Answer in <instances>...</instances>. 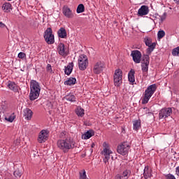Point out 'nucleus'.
<instances>
[{
    "mask_svg": "<svg viewBox=\"0 0 179 179\" xmlns=\"http://www.w3.org/2000/svg\"><path fill=\"white\" fill-rule=\"evenodd\" d=\"M57 146L64 153H68L71 149L75 148V141L72 138L59 139L57 142Z\"/></svg>",
    "mask_w": 179,
    "mask_h": 179,
    "instance_id": "nucleus-1",
    "label": "nucleus"
},
{
    "mask_svg": "<svg viewBox=\"0 0 179 179\" xmlns=\"http://www.w3.org/2000/svg\"><path fill=\"white\" fill-rule=\"evenodd\" d=\"M40 92H41V87L38 82L31 80L30 82V93H29V100L33 101L38 99L40 96Z\"/></svg>",
    "mask_w": 179,
    "mask_h": 179,
    "instance_id": "nucleus-2",
    "label": "nucleus"
},
{
    "mask_svg": "<svg viewBox=\"0 0 179 179\" xmlns=\"http://www.w3.org/2000/svg\"><path fill=\"white\" fill-rule=\"evenodd\" d=\"M156 89L155 84H152L148 87L145 91L144 98L142 100V104H148V103H149V100H150V97H152V96H153L156 92Z\"/></svg>",
    "mask_w": 179,
    "mask_h": 179,
    "instance_id": "nucleus-3",
    "label": "nucleus"
},
{
    "mask_svg": "<svg viewBox=\"0 0 179 179\" xmlns=\"http://www.w3.org/2000/svg\"><path fill=\"white\" fill-rule=\"evenodd\" d=\"M43 38L47 44L51 45L55 43V38L52 34V29L51 28H47L43 34Z\"/></svg>",
    "mask_w": 179,
    "mask_h": 179,
    "instance_id": "nucleus-4",
    "label": "nucleus"
},
{
    "mask_svg": "<svg viewBox=\"0 0 179 179\" xmlns=\"http://www.w3.org/2000/svg\"><path fill=\"white\" fill-rule=\"evenodd\" d=\"M113 82L115 86H117V87H120L122 85V71L121 69H117L115 71Z\"/></svg>",
    "mask_w": 179,
    "mask_h": 179,
    "instance_id": "nucleus-5",
    "label": "nucleus"
},
{
    "mask_svg": "<svg viewBox=\"0 0 179 179\" xmlns=\"http://www.w3.org/2000/svg\"><path fill=\"white\" fill-rule=\"evenodd\" d=\"M130 148L131 146H129V144L127 142H124L117 146V152L119 155H122V156H127Z\"/></svg>",
    "mask_w": 179,
    "mask_h": 179,
    "instance_id": "nucleus-6",
    "label": "nucleus"
},
{
    "mask_svg": "<svg viewBox=\"0 0 179 179\" xmlns=\"http://www.w3.org/2000/svg\"><path fill=\"white\" fill-rule=\"evenodd\" d=\"M103 150L101 152V155H103V162L104 163H108V160H110V155H113V151L110 150V147L108 146V143L104 142L103 143Z\"/></svg>",
    "mask_w": 179,
    "mask_h": 179,
    "instance_id": "nucleus-7",
    "label": "nucleus"
},
{
    "mask_svg": "<svg viewBox=\"0 0 179 179\" xmlns=\"http://www.w3.org/2000/svg\"><path fill=\"white\" fill-rule=\"evenodd\" d=\"M89 65V61L87 60V56L81 55L78 58V66L80 71H85Z\"/></svg>",
    "mask_w": 179,
    "mask_h": 179,
    "instance_id": "nucleus-8",
    "label": "nucleus"
},
{
    "mask_svg": "<svg viewBox=\"0 0 179 179\" xmlns=\"http://www.w3.org/2000/svg\"><path fill=\"white\" fill-rule=\"evenodd\" d=\"M171 114H173V109L171 108H164L159 110V120L169 118Z\"/></svg>",
    "mask_w": 179,
    "mask_h": 179,
    "instance_id": "nucleus-9",
    "label": "nucleus"
},
{
    "mask_svg": "<svg viewBox=\"0 0 179 179\" xmlns=\"http://www.w3.org/2000/svg\"><path fill=\"white\" fill-rule=\"evenodd\" d=\"M103 69H104V63H103L101 61H98L94 64L92 71L94 73L99 75L103 72Z\"/></svg>",
    "mask_w": 179,
    "mask_h": 179,
    "instance_id": "nucleus-10",
    "label": "nucleus"
},
{
    "mask_svg": "<svg viewBox=\"0 0 179 179\" xmlns=\"http://www.w3.org/2000/svg\"><path fill=\"white\" fill-rule=\"evenodd\" d=\"M131 57H132L133 61L136 64H141V60L142 59V53H141L139 50L131 51Z\"/></svg>",
    "mask_w": 179,
    "mask_h": 179,
    "instance_id": "nucleus-11",
    "label": "nucleus"
},
{
    "mask_svg": "<svg viewBox=\"0 0 179 179\" xmlns=\"http://www.w3.org/2000/svg\"><path fill=\"white\" fill-rule=\"evenodd\" d=\"M145 44L148 47L147 49V53L150 54L156 48V43H152V40L150 38L146 37L144 38Z\"/></svg>",
    "mask_w": 179,
    "mask_h": 179,
    "instance_id": "nucleus-12",
    "label": "nucleus"
},
{
    "mask_svg": "<svg viewBox=\"0 0 179 179\" xmlns=\"http://www.w3.org/2000/svg\"><path fill=\"white\" fill-rule=\"evenodd\" d=\"M47 139H48V131L47 130L41 131L37 139L38 143H44Z\"/></svg>",
    "mask_w": 179,
    "mask_h": 179,
    "instance_id": "nucleus-13",
    "label": "nucleus"
},
{
    "mask_svg": "<svg viewBox=\"0 0 179 179\" xmlns=\"http://www.w3.org/2000/svg\"><path fill=\"white\" fill-rule=\"evenodd\" d=\"M62 13L65 17H67V19H73L74 17L73 12H72V10L68 6H64L62 8Z\"/></svg>",
    "mask_w": 179,
    "mask_h": 179,
    "instance_id": "nucleus-14",
    "label": "nucleus"
},
{
    "mask_svg": "<svg viewBox=\"0 0 179 179\" xmlns=\"http://www.w3.org/2000/svg\"><path fill=\"white\" fill-rule=\"evenodd\" d=\"M129 176H131V171L127 169L123 172L117 173L115 176V179H128L129 178Z\"/></svg>",
    "mask_w": 179,
    "mask_h": 179,
    "instance_id": "nucleus-15",
    "label": "nucleus"
},
{
    "mask_svg": "<svg viewBox=\"0 0 179 179\" xmlns=\"http://www.w3.org/2000/svg\"><path fill=\"white\" fill-rule=\"evenodd\" d=\"M141 69L143 72H148L149 71V56L146 55L143 57Z\"/></svg>",
    "mask_w": 179,
    "mask_h": 179,
    "instance_id": "nucleus-16",
    "label": "nucleus"
},
{
    "mask_svg": "<svg viewBox=\"0 0 179 179\" xmlns=\"http://www.w3.org/2000/svg\"><path fill=\"white\" fill-rule=\"evenodd\" d=\"M149 14V7L148 6H141L138 10V16H146Z\"/></svg>",
    "mask_w": 179,
    "mask_h": 179,
    "instance_id": "nucleus-17",
    "label": "nucleus"
},
{
    "mask_svg": "<svg viewBox=\"0 0 179 179\" xmlns=\"http://www.w3.org/2000/svg\"><path fill=\"white\" fill-rule=\"evenodd\" d=\"M8 89H10V90L14 92V93H18L19 89H20V87H19V85L15 84V83L13 81L8 82Z\"/></svg>",
    "mask_w": 179,
    "mask_h": 179,
    "instance_id": "nucleus-18",
    "label": "nucleus"
},
{
    "mask_svg": "<svg viewBox=\"0 0 179 179\" xmlns=\"http://www.w3.org/2000/svg\"><path fill=\"white\" fill-rule=\"evenodd\" d=\"M57 52L59 55H62V57H66V51H65V45L64 43H59Z\"/></svg>",
    "mask_w": 179,
    "mask_h": 179,
    "instance_id": "nucleus-19",
    "label": "nucleus"
},
{
    "mask_svg": "<svg viewBox=\"0 0 179 179\" xmlns=\"http://www.w3.org/2000/svg\"><path fill=\"white\" fill-rule=\"evenodd\" d=\"M24 115L25 116V120H30L33 117V111L27 108L24 110Z\"/></svg>",
    "mask_w": 179,
    "mask_h": 179,
    "instance_id": "nucleus-20",
    "label": "nucleus"
},
{
    "mask_svg": "<svg viewBox=\"0 0 179 179\" xmlns=\"http://www.w3.org/2000/svg\"><path fill=\"white\" fill-rule=\"evenodd\" d=\"M144 178H150L152 177V169L149 166H145L143 172Z\"/></svg>",
    "mask_w": 179,
    "mask_h": 179,
    "instance_id": "nucleus-21",
    "label": "nucleus"
},
{
    "mask_svg": "<svg viewBox=\"0 0 179 179\" xmlns=\"http://www.w3.org/2000/svg\"><path fill=\"white\" fill-rule=\"evenodd\" d=\"M128 79L130 83H134V82H135V71L134 69L129 71L128 73Z\"/></svg>",
    "mask_w": 179,
    "mask_h": 179,
    "instance_id": "nucleus-22",
    "label": "nucleus"
},
{
    "mask_svg": "<svg viewBox=\"0 0 179 179\" xmlns=\"http://www.w3.org/2000/svg\"><path fill=\"white\" fill-rule=\"evenodd\" d=\"M2 10H3V12L8 13V12H10V10H12V4H10V3H4L2 6Z\"/></svg>",
    "mask_w": 179,
    "mask_h": 179,
    "instance_id": "nucleus-23",
    "label": "nucleus"
},
{
    "mask_svg": "<svg viewBox=\"0 0 179 179\" xmlns=\"http://www.w3.org/2000/svg\"><path fill=\"white\" fill-rule=\"evenodd\" d=\"M73 70V62H71L67 66L65 67V74L69 76L70 73H72V71Z\"/></svg>",
    "mask_w": 179,
    "mask_h": 179,
    "instance_id": "nucleus-24",
    "label": "nucleus"
},
{
    "mask_svg": "<svg viewBox=\"0 0 179 179\" xmlns=\"http://www.w3.org/2000/svg\"><path fill=\"white\" fill-rule=\"evenodd\" d=\"M57 34L60 38H66V30L64 28H60L57 32Z\"/></svg>",
    "mask_w": 179,
    "mask_h": 179,
    "instance_id": "nucleus-25",
    "label": "nucleus"
},
{
    "mask_svg": "<svg viewBox=\"0 0 179 179\" xmlns=\"http://www.w3.org/2000/svg\"><path fill=\"white\" fill-rule=\"evenodd\" d=\"M75 83H76V78L72 77L68 78V80L64 82V85L67 86H73Z\"/></svg>",
    "mask_w": 179,
    "mask_h": 179,
    "instance_id": "nucleus-26",
    "label": "nucleus"
},
{
    "mask_svg": "<svg viewBox=\"0 0 179 179\" xmlns=\"http://www.w3.org/2000/svg\"><path fill=\"white\" fill-rule=\"evenodd\" d=\"M93 135H94V132L92 130H90L83 134L82 138L85 140L90 139V137L93 136Z\"/></svg>",
    "mask_w": 179,
    "mask_h": 179,
    "instance_id": "nucleus-27",
    "label": "nucleus"
},
{
    "mask_svg": "<svg viewBox=\"0 0 179 179\" xmlns=\"http://www.w3.org/2000/svg\"><path fill=\"white\" fill-rule=\"evenodd\" d=\"M76 113L78 117H83L85 115V109L80 106H78L76 109Z\"/></svg>",
    "mask_w": 179,
    "mask_h": 179,
    "instance_id": "nucleus-28",
    "label": "nucleus"
},
{
    "mask_svg": "<svg viewBox=\"0 0 179 179\" xmlns=\"http://www.w3.org/2000/svg\"><path fill=\"white\" fill-rule=\"evenodd\" d=\"M64 100H66L67 101H71V103H73L76 101V97H75V95L70 94L64 96Z\"/></svg>",
    "mask_w": 179,
    "mask_h": 179,
    "instance_id": "nucleus-29",
    "label": "nucleus"
},
{
    "mask_svg": "<svg viewBox=\"0 0 179 179\" xmlns=\"http://www.w3.org/2000/svg\"><path fill=\"white\" fill-rule=\"evenodd\" d=\"M139 128H141V120H134L133 129L134 131H138Z\"/></svg>",
    "mask_w": 179,
    "mask_h": 179,
    "instance_id": "nucleus-30",
    "label": "nucleus"
},
{
    "mask_svg": "<svg viewBox=\"0 0 179 179\" xmlns=\"http://www.w3.org/2000/svg\"><path fill=\"white\" fill-rule=\"evenodd\" d=\"M77 13H83L85 12V6L83 4H79L76 9Z\"/></svg>",
    "mask_w": 179,
    "mask_h": 179,
    "instance_id": "nucleus-31",
    "label": "nucleus"
},
{
    "mask_svg": "<svg viewBox=\"0 0 179 179\" xmlns=\"http://www.w3.org/2000/svg\"><path fill=\"white\" fill-rule=\"evenodd\" d=\"M172 55L173 57H179V46L173 49Z\"/></svg>",
    "mask_w": 179,
    "mask_h": 179,
    "instance_id": "nucleus-32",
    "label": "nucleus"
},
{
    "mask_svg": "<svg viewBox=\"0 0 179 179\" xmlns=\"http://www.w3.org/2000/svg\"><path fill=\"white\" fill-rule=\"evenodd\" d=\"M164 36H166V32L164 30H160L158 31L157 37L159 40L163 38V37H164Z\"/></svg>",
    "mask_w": 179,
    "mask_h": 179,
    "instance_id": "nucleus-33",
    "label": "nucleus"
},
{
    "mask_svg": "<svg viewBox=\"0 0 179 179\" xmlns=\"http://www.w3.org/2000/svg\"><path fill=\"white\" fill-rule=\"evenodd\" d=\"M80 174V179H88L87 176H86V171L83 170L79 173Z\"/></svg>",
    "mask_w": 179,
    "mask_h": 179,
    "instance_id": "nucleus-34",
    "label": "nucleus"
},
{
    "mask_svg": "<svg viewBox=\"0 0 179 179\" xmlns=\"http://www.w3.org/2000/svg\"><path fill=\"white\" fill-rule=\"evenodd\" d=\"M15 118V115L13 114L11 115H10L9 117H6L5 120H6V121H8V122H13Z\"/></svg>",
    "mask_w": 179,
    "mask_h": 179,
    "instance_id": "nucleus-35",
    "label": "nucleus"
},
{
    "mask_svg": "<svg viewBox=\"0 0 179 179\" xmlns=\"http://www.w3.org/2000/svg\"><path fill=\"white\" fill-rule=\"evenodd\" d=\"M14 176L16 177V178H20V177H22V171H20L19 169L15 171Z\"/></svg>",
    "mask_w": 179,
    "mask_h": 179,
    "instance_id": "nucleus-36",
    "label": "nucleus"
},
{
    "mask_svg": "<svg viewBox=\"0 0 179 179\" xmlns=\"http://www.w3.org/2000/svg\"><path fill=\"white\" fill-rule=\"evenodd\" d=\"M46 71L48 73H52V68L51 67V64H48L47 65Z\"/></svg>",
    "mask_w": 179,
    "mask_h": 179,
    "instance_id": "nucleus-37",
    "label": "nucleus"
},
{
    "mask_svg": "<svg viewBox=\"0 0 179 179\" xmlns=\"http://www.w3.org/2000/svg\"><path fill=\"white\" fill-rule=\"evenodd\" d=\"M18 58H20L21 59H23V58H26V54L23 52H20L18 54Z\"/></svg>",
    "mask_w": 179,
    "mask_h": 179,
    "instance_id": "nucleus-38",
    "label": "nucleus"
},
{
    "mask_svg": "<svg viewBox=\"0 0 179 179\" xmlns=\"http://www.w3.org/2000/svg\"><path fill=\"white\" fill-rule=\"evenodd\" d=\"M0 27L1 29H4V27H6V25L3 24L2 22H0Z\"/></svg>",
    "mask_w": 179,
    "mask_h": 179,
    "instance_id": "nucleus-39",
    "label": "nucleus"
},
{
    "mask_svg": "<svg viewBox=\"0 0 179 179\" xmlns=\"http://www.w3.org/2000/svg\"><path fill=\"white\" fill-rule=\"evenodd\" d=\"M176 174L179 177V166L176 168Z\"/></svg>",
    "mask_w": 179,
    "mask_h": 179,
    "instance_id": "nucleus-40",
    "label": "nucleus"
},
{
    "mask_svg": "<svg viewBox=\"0 0 179 179\" xmlns=\"http://www.w3.org/2000/svg\"><path fill=\"white\" fill-rule=\"evenodd\" d=\"M166 19V13H164V15L161 17V20L163 22Z\"/></svg>",
    "mask_w": 179,
    "mask_h": 179,
    "instance_id": "nucleus-41",
    "label": "nucleus"
},
{
    "mask_svg": "<svg viewBox=\"0 0 179 179\" xmlns=\"http://www.w3.org/2000/svg\"><path fill=\"white\" fill-rule=\"evenodd\" d=\"M65 134H66V132L62 131L60 134V138H64V136H65Z\"/></svg>",
    "mask_w": 179,
    "mask_h": 179,
    "instance_id": "nucleus-42",
    "label": "nucleus"
},
{
    "mask_svg": "<svg viewBox=\"0 0 179 179\" xmlns=\"http://www.w3.org/2000/svg\"><path fill=\"white\" fill-rule=\"evenodd\" d=\"M174 2H176V3H177V5H179V0H174Z\"/></svg>",
    "mask_w": 179,
    "mask_h": 179,
    "instance_id": "nucleus-43",
    "label": "nucleus"
},
{
    "mask_svg": "<svg viewBox=\"0 0 179 179\" xmlns=\"http://www.w3.org/2000/svg\"><path fill=\"white\" fill-rule=\"evenodd\" d=\"M34 152V155L36 156V152L33 151Z\"/></svg>",
    "mask_w": 179,
    "mask_h": 179,
    "instance_id": "nucleus-44",
    "label": "nucleus"
},
{
    "mask_svg": "<svg viewBox=\"0 0 179 179\" xmlns=\"http://www.w3.org/2000/svg\"><path fill=\"white\" fill-rule=\"evenodd\" d=\"M8 1H12V0H8Z\"/></svg>",
    "mask_w": 179,
    "mask_h": 179,
    "instance_id": "nucleus-45",
    "label": "nucleus"
}]
</instances>
